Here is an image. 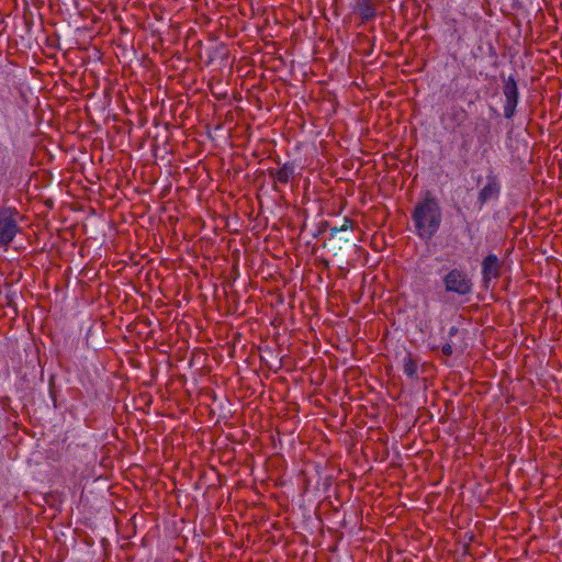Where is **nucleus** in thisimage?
<instances>
[{
    "label": "nucleus",
    "mask_w": 562,
    "mask_h": 562,
    "mask_svg": "<svg viewBox=\"0 0 562 562\" xmlns=\"http://www.w3.org/2000/svg\"><path fill=\"white\" fill-rule=\"evenodd\" d=\"M350 222L348 220H345V223L341 227H334L331 228V236H335L337 235L339 232H342V231H347L348 228H350Z\"/></svg>",
    "instance_id": "obj_10"
},
{
    "label": "nucleus",
    "mask_w": 562,
    "mask_h": 562,
    "mask_svg": "<svg viewBox=\"0 0 562 562\" xmlns=\"http://www.w3.org/2000/svg\"><path fill=\"white\" fill-rule=\"evenodd\" d=\"M18 213L11 209L0 210V247L7 246L15 237L18 227Z\"/></svg>",
    "instance_id": "obj_2"
},
{
    "label": "nucleus",
    "mask_w": 562,
    "mask_h": 562,
    "mask_svg": "<svg viewBox=\"0 0 562 562\" xmlns=\"http://www.w3.org/2000/svg\"><path fill=\"white\" fill-rule=\"evenodd\" d=\"M413 223L416 234L420 238H431L441 223V211L437 201L432 198H426L417 204L413 213Z\"/></svg>",
    "instance_id": "obj_1"
},
{
    "label": "nucleus",
    "mask_w": 562,
    "mask_h": 562,
    "mask_svg": "<svg viewBox=\"0 0 562 562\" xmlns=\"http://www.w3.org/2000/svg\"><path fill=\"white\" fill-rule=\"evenodd\" d=\"M504 95L506 100L518 101V88L515 79L509 77L504 85Z\"/></svg>",
    "instance_id": "obj_5"
},
{
    "label": "nucleus",
    "mask_w": 562,
    "mask_h": 562,
    "mask_svg": "<svg viewBox=\"0 0 562 562\" xmlns=\"http://www.w3.org/2000/svg\"><path fill=\"white\" fill-rule=\"evenodd\" d=\"M445 289L448 292H453L460 295H465L471 292V281L468 276L458 269L449 271L443 278Z\"/></svg>",
    "instance_id": "obj_3"
},
{
    "label": "nucleus",
    "mask_w": 562,
    "mask_h": 562,
    "mask_svg": "<svg viewBox=\"0 0 562 562\" xmlns=\"http://www.w3.org/2000/svg\"><path fill=\"white\" fill-rule=\"evenodd\" d=\"M403 370L408 376H414L417 373V363L411 357H406L404 359Z\"/></svg>",
    "instance_id": "obj_8"
},
{
    "label": "nucleus",
    "mask_w": 562,
    "mask_h": 562,
    "mask_svg": "<svg viewBox=\"0 0 562 562\" xmlns=\"http://www.w3.org/2000/svg\"><path fill=\"white\" fill-rule=\"evenodd\" d=\"M499 260L495 255H488L482 263V273L485 282L496 279L499 274Z\"/></svg>",
    "instance_id": "obj_4"
},
{
    "label": "nucleus",
    "mask_w": 562,
    "mask_h": 562,
    "mask_svg": "<svg viewBox=\"0 0 562 562\" xmlns=\"http://www.w3.org/2000/svg\"><path fill=\"white\" fill-rule=\"evenodd\" d=\"M517 102L518 101L506 100V103L504 105V114H505L506 117L509 119V117H512L514 115Z\"/></svg>",
    "instance_id": "obj_9"
},
{
    "label": "nucleus",
    "mask_w": 562,
    "mask_h": 562,
    "mask_svg": "<svg viewBox=\"0 0 562 562\" xmlns=\"http://www.w3.org/2000/svg\"><path fill=\"white\" fill-rule=\"evenodd\" d=\"M498 193V187L495 182H488L485 184L480 192V201L485 203L494 198H496Z\"/></svg>",
    "instance_id": "obj_6"
},
{
    "label": "nucleus",
    "mask_w": 562,
    "mask_h": 562,
    "mask_svg": "<svg viewBox=\"0 0 562 562\" xmlns=\"http://www.w3.org/2000/svg\"><path fill=\"white\" fill-rule=\"evenodd\" d=\"M294 175V168L290 165H283L276 172V179L281 183H286Z\"/></svg>",
    "instance_id": "obj_7"
}]
</instances>
